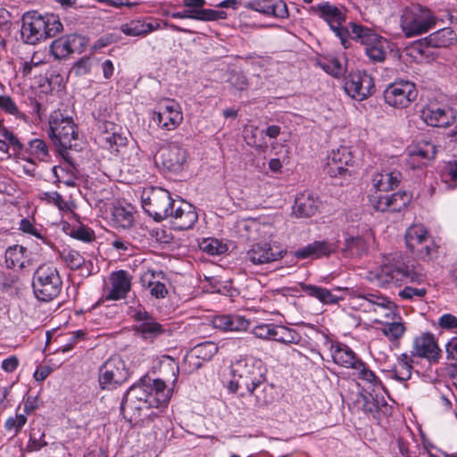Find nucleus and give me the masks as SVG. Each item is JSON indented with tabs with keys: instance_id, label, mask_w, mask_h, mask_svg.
Segmentation results:
<instances>
[{
	"instance_id": "nucleus-3",
	"label": "nucleus",
	"mask_w": 457,
	"mask_h": 457,
	"mask_svg": "<svg viewBox=\"0 0 457 457\" xmlns=\"http://www.w3.org/2000/svg\"><path fill=\"white\" fill-rule=\"evenodd\" d=\"M62 29L63 26L57 15L29 11L21 17V37L25 44L37 45L55 37Z\"/></svg>"
},
{
	"instance_id": "nucleus-38",
	"label": "nucleus",
	"mask_w": 457,
	"mask_h": 457,
	"mask_svg": "<svg viewBox=\"0 0 457 457\" xmlns=\"http://www.w3.org/2000/svg\"><path fill=\"white\" fill-rule=\"evenodd\" d=\"M28 250L26 247L20 245H13L9 246L4 253V261L6 267L9 269L25 268V260L27 258Z\"/></svg>"
},
{
	"instance_id": "nucleus-55",
	"label": "nucleus",
	"mask_w": 457,
	"mask_h": 457,
	"mask_svg": "<svg viewBox=\"0 0 457 457\" xmlns=\"http://www.w3.org/2000/svg\"><path fill=\"white\" fill-rule=\"evenodd\" d=\"M0 136L4 138L9 147L12 148L14 154L20 158L21 152L24 149V144L21 142L18 137L7 128H0Z\"/></svg>"
},
{
	"instance_id": "nucleus-28",
	"label": "nucleus",
	"mask_w": 457,
	"mask_h": 457,
	"mask_svg": "<svg viewBox=\"0 0 457 457\" xmlns=\"http://www.w3.org/2000/svg\"><path fill=\"white\" fill-rule=\"evenodd\" d=\"M335 251L333 244L328 241H314L307 245L295 251L293 255L295 259H320L328 257Z\"/></svg>"
},
{
	"instance_id": "nucleus-34",
	"label": "nucleus",
	"mask_w": 457,
	"mask_h": 457,
	"mask_svg": "<svg viewBox=\"0 0 457 457\" xmlns=\"http://www.w3.org/2000/svg\"><path fill=\"white\" fill-rule=\"evenodd\" d=\"M356 298L363 301L360 306L363 307L365 312L371 311L372 307L375 306L388 310L391 312H394L396 308L394 302L378 292L359 294Z\"/></svg>"
},
{
	"instance_id": "nucleus-36",
	"label": "nucleus",
	"mask_w": 457,
	"mask_h": 457,
	"mask_svg": "<svg viewBox=\"0 0 457 457\" xmlns=\"http://www.w3.org/2000/svg\"><path fill=\"white\" fill-rule=\"evenodd\" d=\"M246 7L260 13L276 17H284L286 13V3L282 1L279 4H276L274 0H254L249 2Z\"/></svg>"
},
{
	"instance_id": "nucleus-39",
	"label": "nucleus",
	"mask_w": 457,
	"mask_h": 457,
	"mask_svg": "<svg viewBox=\"0 0 457 457\" xmlns=\"http://www.w3.org/2000/svg\"><path fill=\"white\" fill-rule=\"evenodd\" d=\"M427 40L432 47H448L456 42L457 35L451 28H444L431 33Z\"/></svg>"
},
{
	"instance_id": "nucleus-8",
	"label": "nucleus",
	"mask_w": 457,
	"mask_h": 457,
	"mask_svg": "<svg viewBox=\"0 0 457 457\" xmlns=\"http://www.w3.org/2000/svg\"><path fill=\"white\" fill-rule=\"evenodd\" d=\"M32 287L41 302H49L61 293L62 280L56 267L50 263L39 265L33 273Z\"/></svg>"
},
{
	"instance_id": "nucleus-30",
	"label": "nucleus",
	"mask_w": 457,
	"mask_h": 457,
	"mask_svg": "<svg viewBox=\"0 0 457 457\" xmlns=\"http://www.w3.org/2000/svg\"><path fill=\"white\" fill-rule=\"evenodd\" d=\"M50 158L48 145L44 139L38 137L30 139L27 145H24V149L21 152L20 156L21 160L33 159L38 162H48Z\"/></svg>"
},
{
	"instance_id": "nucleus-25",
	"label": "nucleus",
	"mask_w": 457,
	"mask_h": 457,
	"mask_svg": "<svg viewBox=\"0 0 457 457\" xmlns=\"http://www.w3.org/2000/svg\"><path fill=\"white\" fill-rule=\"evenodd\" d=\"M408 162L413 167L422 166L427 162L435 158L436 154V145L428 140L418 141L415 145L407 148Z\"/></svg>"
},
{
	"instance_id": "nucleus-14",
	"label": "nucleus",
	"mask_w": 457,
	"mask_h": 457,
	"mask_svg": "<svg viewBox=\"0 0 457 457\" xmlns=\"http://www.w3.org/2000/svg\"><path fill=\"white\" fill-rule=\"evenodd\" d=\"M345 91L353 99L362 101L375 91L373 78L366 71L352 72L345 81Z\"/></svg>"
},
{
	"instance_id": "nucleus-31",
	"label": "nucleus",
	"mask_w": 457,
	"mask_h": 457,
	"mask_svg": "<svg viewBox=\"0 0 457 457\" xmlns=\"http://www.w3.org/2000/svg\"><path fill=\"white\" fill-rule=\"evenodd\" d=\"M252 333L260 339L284 343L286 327L275 323H261L253 328Z\"/></svg>"
},
{
	"instance_id": "nucleus-12",
	"label": "nucleus",
	"mask_w": 457,
	"mask_h": 457,
	"mask_svg": "<svg viewBox=\"0 0 457 457\" xmlns=\"http://www.w3.org/2000/svg\"><path fill=\"white\" fill-rule=\"evenodd\" d=\"M385 102L395 108H406L417 99L416 85L410 80H396L384 90Z\"/></svg>"
},
{
	"instance_id": "nucleus-26",
	"label": "nucleus",
	"mask_w": 457,
	"mask_h": 457,
	"mask_svg": "<svg viewBox=\"0 0 457 457\" xmlns=\"http://www.w3.org/2000/svg\"><path fill=\"white\" fill-rule=\"evenodd\" d=\"M59 155L63 159V162L53 167V174L59 182H62L68 187H73L75 179L78 178L74 157L71 153L59 154Z\"/></svg>"
},
{
	"instance_id": "nucleus-53",
	"label": "nucleus",
	"mask_w": 457,
	"mask_h": 457,
	"mask_svg": "<svg viewBox=\"0 0 457 457\" xmlns=\"http://www.w3.org/2000/svg\"><path fill=\"white\" fill-rule=\"evenodd\" d=\"M27 420L25 414L16 412L15 416H11L5 420L4 428L8 433L12 434V436H16L27 423Z\"/></svg>"
},
{
	"instance_id": "nucleus-50",
	"label": "nucleus",
	"mask_w": 457,
	"mask_h": 457,
	"mask_svg": "<svg viewBox=\"0 0 457 457\" xmlns=\"http://www.w3.org/2000/svg\"><path fill=\"white\" fill-rule=\"evenodd\" d=\"M19 229L23 233L36 237L46 245H49L51 244L50 240L46 237V229L41 226L39 228L36 227L34 223L26 218L20 221Z\"/></svg>"
},
{
	"instance_id": "nucleus-61",
	"label": "nucleus",
	"mask_w": 457,
	"mask_h": 457,
	"mask_svg": "<svg viewBox=\"0 0 457 457\" xmlns=\"http://www.w3.org/2000/svg\"><path fill=\"white\" fill-rule=\"evenodd\" d=\"M427 290L425 288H416L412 287H405L399 292V296L404 300H412L413 298H422L425 296Z\"/></svg>"
},
{
	"instance_id": "nucleus-40",
	"label": "nucleus",
	"mask_w": 457,
	"mask_h": 457,
	"mask_svg": "<svg viewBox=\"0 0 457 457\" xmlns=\"http://www.w3.org/2000/svg\"><path fill=\"white\" fill-rule=\"evenodd\" d=\"M428 238H430L428 232L424 227L420 225L409 228L405 235L406 245L411 253H414Z\"/></svg>"
},
{
	"instance_id": "nucleus-16",
	"label": "nucleus",
	"mask_w": 457,
	"mask_h": 457,
	"mask_svg": "<svg viewBox=\"0 0 457 457\" xmlns=\"http://www.w3.org/2000/svg\"><path fill=\"white\" fill-rule=\"evenodd\" d=\"M411 355L426 359L430 364H437L442 358V350L435 336L430 332H424L414 338Z\"/></svg>"
},
{
	"instance_id": "nucleus-17",
	"label": "nucleus",
	"mask_w": 457,
	"mask_h": 457,
	"mask_svg": "<svg viewBox=\"0 0 457 457\" xmlns=\"http://www.w3.org/2000/svg\"><path fill=\"white\" fill-rule=\"evenodd\" d=\"M187 160L186 150L178 145H169L160 149L155 163L164 171L179 172Z\"/></svg>"
},
{
	"instance_id": "nucleus-29",
	"label": "nucleus",
	"mask_w": 457,
	"mask_h": 457,
	"mask_svg": "<svg viewBox=\"0 0 457 457\" xmlns=\"http://www.w3.org/2000/svg\"><path fill=\"white\" fill-rule=\"evenodd\" d=\"M331 357L333 361L343 368L353 370V366L361 360V358L345 344L337 343L331 344Z\"/></svg>"
},
{
	"instance_id": "nucleus-13",
	"label": "nucleus",
	"mask_w": 457,
	"mask_h": 457,
	"mask_svg": "<svg viewBox=\"0 0 457 457\" xmlns=\"http://www.w3.org/2000/svg\"><path fill=\"white\" fill-rule=\"evenodd\" d=\"M152 120L165 130H174L183 120L180 105L175 100L168 99L153 112Z\"/></svg>"
},
{
	"instance_id": "nucleus-64",
	"label": "nucleus",
	"mask_w": 457,
	"mask_h": 457,
	"mask_svg": "<svg viewBox=\"0 0 457 457\" xmlns=\"http://www.w3.org/2000/svg\"><path fill=\"white\" fill-rule=\"evenodd\" d=\"M443 176L445 181H455L457 179V161H450L444 167Z\"/></svg>"
},
{
	"instance_id": "nucleus-2",
	"label": "nucleus",
	"mask_w": 457,
	"mask_h": 457,
	"mask_svg": "<svg viewBox=\"0 0 457 457\" xmlns=\"http://www.w3.org/2000/svg\"><path fill=\"white\" fill-rule=\"evenodd\" d=\"M374 278L379 287H386L407 279L411 282H420L424 280L425 273L415 261L396 253L379 267L374 274Z\"/></svg>"
},
{
	"instance_id": "nucleus-59",
	"label": "nucleus",
	"mask_w": 457,
	"mask_h": 457,
	"mask_svg": "<svg viewBox=\"0 0 457 457\" xmlns=\"http://www.w3.org/2000/svg\"><path fill=\"white\" fill-rule=\"evenodd\" d=\"M201 248L204 252L212 255L221 254L227 249L225 245L221 244L219 240L213 238L204 240L201 245Z\"/></svg>"
},
{
	"instance_id": "nucleus-24",
	"label": "nucleus",
	"mask_w": 457,
	"mask_h": 457,
	"mask_svg": "<svg viewBox=\"0 0 457 457\" xmlns=\"http://www.w3.org/2000/svg\"><path fill=\"white\" fill-rule=\"evenodd\" d=\"M282 258V251H274L270 244L258 242L251 245L245 255V262L252 265H262Z\"/></svg>"
},
{
	"instance_id": "nucleus-27",
	"label": "nucleus",
	"mask_w": 457,
	"mask_h": 457,
	"mask_svg": "<svg viewBox=\"0 0 457 457\" xmlns=\"http://www.w3.org/2000/svg\"><path fill=\"white\" fill-rule=\"evenodd\" d=\"M213 327L221 331L240 332L250 327V320L238 314H223L214 317Z\"/></svg>"
},
{
	"instance_id": "nucleus-48",
	"label": "nucleus",
	"mask_w": 457,
	"mask_h": 457,
	"mask_svg": "<svg viewBox=\"0 0 457 457\" xmlns=\"http://www.w3.org/2000/svg\"><path fill=\"white\" fill-rule=\"evenodd\" d=\"M153 29V23H145L140 21H132L120 26V30L131 37L145 36L152 32Z\"/></svg>"
},
{
	"instance_id": "nucleus-52",
	"label": "nucleus",
	"mask_w": 457,
	"mask_h": 457,
	"mask_svg": "<svg viewBox=\"0 0 457 457\" xmlns=\"http://www.w3.org/2000/svg\"><path fill=\"white\" fill-rule=\"evenodd\" d=\"M405 326L401 321L386 322L381 331L390 341H397L405 333Z\"/></svg>"
},
{
	"instance_id": "nucleus-57",
	"label": "nucleus",
	"mask_w": 457,
	"mask_h": 457,
	"mask_svg": "<svg viewBox=\"0 0 457 457\" xmlns=\"http://www.w3.org/2000/svg\"><path fill=\"white\" fill-rule=\"evenodd\" d=\"M203 364L204 362H202V361L194 354L193 351L190 350L183 359L181 369L184 372L190 374L200 369Z\"/></svg>"
},
{
	"instance_id": "nucleus-18",
	"label": "nucleus",
	"mask_w": 457,
	"mask_h": 457,
	"mask_svg": "<svg viewBox=\"0 0 457 457\" xmlns=\"http://www.w3.org/2000/svg\"><path fill=\"white\" fill-rule=\"evenodd\" d=\"M87 46V40L78 34H69L54 39L50 45V52L55 59L61 60L71 54H80Z\"/></svg>"
},
{
	"instance_id": "nucleus-44",
	"label": "nucleus",
	"mask_w": 457,
	"mask_h": 457,
	"mask_svg": "<svg viewBox=\"0 0 457 457\" xmlns=\"http://www.w3.org/2000/svg\"><path fill=\"white\" fill-rule=\"evenodd\" d=\"M412 360L407 353H403L398 358V363L392 370V378L400 381L405 382L411 377Z\"/></svg>"
},
{
	"instance_id": "nucleus-37",
	"label": "nucleus",
	"mask_w": 457,
	"mask_h": 457,
	"mask_svg": "<svg viewBox=\"0 0 457 457\" xmlns=\"http://www.w3.org/2000/svg\"><path fill=\"white\" fill-rule=\"evenodd\" d=\"M248 393L250 401H254L253 408H261L268 405L273 401V386L266 384L256 386L254 389L245 390Z\"/></svg>"
},
{
	"instance_id": "nucleus-7",
	"label": "nucleus",
	"mask_w": 457,
	"mask_h": 457,
	"mask_svg": "<svg viewBox=\"0 0 457 457\" xmlns=\"http://www.w3.org/2000/svg\"><path fill=\"white\" fill-rule=\"evenodd\" d=\"M151 387L147 386L146 379L131 386L125 393L121 403L120 412L129 422H137L144 411L154 408L150 402Z\"/></svg>"
},
{
	"instance_id": "nucleus-51",
	"label": "nucleus",
	"mask_w": 457,
	"mask_h": 457,
	"mask_svg": "<svg viewBox=\"0 0 457 457\" xmlns=\"http://www.w3.org/2000/svg\"><path fill=\"white\" fill-rule=\"evenodd\" d=\"M319 64L324 71L335 78H339L345 72V67L336 57L326 58L320 61Z\"/></svg>"
},
{
	"instance_id": "nucleus-46",
	"label": "nucleus",
	"mask_w": 457,
	"mask_h": 457,
	"mask_svg": "<svg viewBox=\"0 0 457 457\" xmlns=\"http://www.w3.org/2000/svg\"><path fill=\"white\" fill-rule=\"evenodd\" d=\"M353 370L359 379L370 384L373 387L383 386L380 378L361 359L353 366Z\"/></svg>"
},
{
	"instance_id": "nucleus-1",
	"label": "nucleus",
	"mask_w": 457,
	"mask_h": 457,
	"mask_svg": "<svg viewBox=\"0 0 457 457\" xmlns=\"http://www.w3.org/2000/svg\"><path fill=\"white\" fill-rule=\"evenodd\" d=\"M141 202L149 217L157 222L170 219L179 230L191 228L198 220L194 205L182 199H173L171 194L162 187L145 189Z\"/></svg>"
},
{
	"instance_id": "nucleus-54",
	"label": "nucleus",
	"mask_w": 457,
	"mask_h": 457,
	"mask_svg": "<svg viewBox=\"0 0 457 457\" xmlns=\"http://www.w3.org/2000/svg\"><path fill=\"white\" fill-rule=\"evenodd\" d=\"M61 257L71 270H79L86 266L85 258L78 251L63 250Z\"/></svg>"
},
{
	"instance_id": "nucleus-10",
	"label": "nucleus",
	"mask_w": 457,
	"mask_h": 457,
	"mask_svg": "<svg viewBox=\"0 0 457 457\" xmlns=\"http://www.w3.org/2000/svg\"><path fill=\"white\" fill-rule=\"evenodd\" d=\"M435 23L436 18L431 11L419 4L405 9L401 21V26L407 37L423 34Z\"/></svg>"
},
{
	"instance_id": "nucleus-5",
	"label": "nucleus",
	"mask_w": 457,
	"mask_h": 457,
	"mask_svg": "<svg viewBox=\"0 0 457 457\" xmlns=\"http://www.w3.org/2000/svg\"><path fill=\"white\" fill-rule=\"evenodd\" d=\"M49 137L58 154L79 151L78 129L71 118L64 117L60 112H54L49 118Z\"/></svg>"
},
{
	"instance_id": "nucleus-45",
	"label": "nucleus",
	"mask_w": 457,
	"mask_h": 457,
	"mask_svg": "<svg viewBox=\"0 0 457 457\" xmlns=\"http://www.w3.org/2000/svg\"><path fill=\"white\" fill-rule=\"evenodd\" d=\"M382 408H387V403L383 397L379 398L378 395H372L363 396L362 409L365 413L370 414L375 420H380Z\"/></svg>"
},
{
	"instance_id": "nucleus-60",
	"label": "nucleus",
	"mask_w": 457,
	"mask_h": 457,
	"mask_svg": "<svg viewBox=\"0 0 457 457\" xmlns=\"http://www.w3.org/2000/svg\"><path fill=\"white\" fill-rule=\"evenodd\" d=\"M42 199L46 200L48 204H54L61 211L69 210L68 203L63 199L58 192H46Z\"/></svg>"
},
{
	"instance_id": "nucleus-20",
	"label": "nucleus",
	"mask_w": 457,
	"mask_h": 457,
	"mask_svg": "<svg viewBox=\"0 0 457 457\" xmlns=\"http://www.w3.org/2000/svg\"><path fill=\"white\" fill-rule=\"evenodd\" d=\"M411 200V195L406 191L391 195H371L370 196L372 207L378 212H401L406 208Z\"/></svg>"
},
{
	"instance_id": "nucleus-21",
	"label": "nucleus",
	"mask_w": 457,
	"mask_h": 457,
	"mask_svg": "<svg viewBox=\"0 0 457 457\" xmlns=\"http://www.w3.org/2000/svg\"><path fill=\"white\" fill-rule=\"evenodd\" d=\"M132 317L137 322L136 331L144 339L153 341L166 332L165 326L159 323L154 316L145 310H135Z\"/></svg>"
},
{
	"instance_id": "nucleus-47",
	"label": "nucleus",
	"mask_w": 457,
	"mask_h": 457,
	"mask_svg": "<svg viewBox=\"0 0 457 457\" xmlns=\"http://www.w3.org/2000/svg\"><path fill=\"white\" fill-rule=\"evenodd\" d=\"M368 249L369 244L362 237H350L345 239L344 251L347 256H361Z\"/></svg>"
},
{
	"instance_id": "nucleus-56",
	"label": "nucleus",
	"mask_w": 457,
	"mask_h": 457,
	"mask_svg": "<svg viewBox=\"0 0 457 457\" xmlns=\"http://www.w3.org/2000/svg\"><path fill=\"white\" fill-rule=\"evenodd\" d=\"M420 259L423 261H430L437 254V246L430 237L426 243L421 245L414 253Z\"/></svg>"
},
{
	"instance_id": "nucleus-58",
	"label": "nucleus",
	"mask_w": 457,
	"mask_h": 457,
	"mask_svg": "<svg viewBox=\"0 0 457 457\" xmlns=\"http://www.w3.org/2000/svg\"><path fill=\"white\" fill-rule=\"evenodd\" d=\"M70 235L71 237L83 242H92L96 238L94 230L82 225L72 228Z\"/></svg>"
},
{
	"instance_id": "nucleus-33",
	"label": "nucleus",
	"mask_w": 457,
	"mask_h": 457,
	"mask_svg": "<svg viewBox=\"0 0 457 457\" xmlns=\"http://www.w3.org/2000/svg\"><path fill=\"white\" fill-rule=\"evenodd\" d=\"M401 177V173L396 170L377 173L372 179L373 187L376 190L373 195H384L385 192L394 190L398 187Z\"/></svg>"
},
{
	"instance_id": "nucleus-9",
	"label": "nucleus",
	"mask_w": 457,
	"mask_h": 457,
	"mask_svg": "<svg viewBox=\"0 0 457 457\" xmlns=\"http://www.w3.org/2000/svg\"><path fill=\"white\" fill-rule=\"evenodd\" d=\"M311 11L313 14L318 15L328 23L336 37L340 39V43L344 48L350 47L352 29L350 28V22L345 25L346 13L344 7H338L328 2H323L317 5H312Z\"/></svg>"
},
{
	"instance_id": "nucleus-4",
	"label": "nucleus",
	"mask_w": 457,
	"mask_h": 457,
	"mask_svg": "<svg viewBox=\"0 0 457 457\" xmlns=\"http://www.w3.org/2000/svg\"><path fill=\"white\" fill-rule=\"evenodd\" d=\"M232 379L228 389L236 393L242 390L254 389L266 381L267 369L262 360L253 356H245L232 364Z\"/></svg>"
},
{
	"instance_id": "nucleus-32",
	"label": "nucleus",
	"mask_w": 457,
	"mask_h": 457,
	"mask_svg": "<svg viewBox=\"0 0 457 457\" xmlns=\"http://www.w3.org/2000/svg\"><path fill=\"white\" fill-rule=\"evenodd\" d=\"M147 386L151 387L150 402L154 408H162L167 405L170 397L171 390L167 387L165 382L162 379H146Z\"/></svg>"
},
{
	"instance_id": "nucleus-22",
	"label": "nucleus",
	"mask_w": 457,
	"mask_h": 457,
	"mask_svg": "<svg viewBox=\"0 0 457 457\" xmlns=\"http://www.w3.org/2000/svg\"><path fill=\"white\" fill-rule=\"evenodd\" d=\"M110 287L105 295L108 301L125 299L131 290L132 276L129 271L120 270L110 274Z\"/></svg>"
},
{
	"instance_id": "nucleus-11",
	"label": "nucleus",
	"mask_w": 457,
	"mask_h": 457,
	"mask_svg": "<svg viewBox=\"0 0 457 457\" xmlns=\"http://www.w3.org/2000/svg\"><path fill=\"white\" fill-rule=\"evenodd\" d=\"M129 370L120 356H112L98 370V383L102 390H112L129 378Z\"/></svg>"
},
{
	"instance_id": "nucleus-49",
	"label": "nucleus",
	"mask_w": 457,
	"mask_h": 457,
	"mask_svg": "<svg viewBox=\"0 0 457 457\" xmlns=\"http://www.w3.org/2000/svg\"><path fill=\"white\" fill-rule=\"evenodd\" d=\"M194 354L202 361L207 362L218 353L219 347L216 343L212 341H204L194 346L191 349Z\"/></svg>"
},
{
	"instance_id": "nucleus-43",
	"label": "nucleus",
	"mask_w": 457,
	"mask_h": 457,
	"mask_svg": "<svg viewBox=\"0 0 457 457\" xmlns=\"http://www.w3.org/2000/svg\"><path fill=\"white\" fill-rule=\"evenodd\" d=\"M119 129H114L113 130H110L106 134H102L97 136L98 143L102 147L106 148L110 151L118 152L119 146H124L127 144V137L121 136L119 131Z\"/></svg>"
},
{
	"instance_id": "nucleus-41",
	"label": "nucleus",
	"mask_w": 457,
	"mask_h": 457,
	"mask_svg": "<svg viewBox=\"0 0 457 457\" xmlns=\"http://www.w3.org/2000/svg\"><path fill=\"white\" fill-rule=\"evenodd\" d=\"M134 216L131 211L121 205L113 206L110 213V222L112 227L129 228L132 226Z\"/></svg>"
},
{
	"instance_id": "nucleus-42",
	"label": "nucleus",
	"mask_w": 457,
	"mask_h": 457,
	"mask_svg": "<svg viewBox=\"0 0 457 457\" xmlns=\"http://www.w3.org/2000/svg\"><path fill=\"white\" fill-rule=\"evenodd\" d=\"M305 292L324 304H336L344 299V296L333 294L332 290L314 285L306 286Z\"/></svg>"
},
{
	"instance_id": "nucleus-62",
	"label": "nucleus",
	"mask_w": 457,
	"mask_h": 457,
	"mask_svg": "<svg viewBox=\"0 0 457 457\" xmlns=\"http://www.w3.org/2000/svg\"><path fill=\"white\" fill-rule=\"evenodd\" d=\"M0 110L15 116L19 114L16 104L8 96H0Z\"/></svg>"
},
{
	"instance_id": "nucleus-6",
	"label": "nucleus",
	"mask_w": 457,
	"mask_h": 457,
	"mask_svg": "<svg viewBox=\"0 0 457 457\" xmlns=\"http://www.w3.org/2000/svg\"><path fill=\"white\" fill-rule=\"evenodd\" d=\"M352 37L354 40L364 46V52L372 63L383 62L390 48V42L378 34L374 29L357 22H350Z\"/></svg>"
},
{
	"instance_id": "nucleus-35",
	"label": "nucleus",
	"mask_w": 457,
	"mask_h": 457,
	"mask_svg": "<svg viewBox=\"0 0 457 457\" xmlns=\"http://www.w3.org/2000/svg\"><path fill=\"white\" fill-rule=\"evenodd\" d=\"M183 5L189 11L203 12L205 18L198 19L200 21H215L219 20H225L228 14L224 11H218L212 9H204L206 4L205 0H182Z\"/></svg>"
},
{
	"instance_id": "nucleus-19",
	"label": "nucleus",
	"mask_w": 457,
	"mask_h": 457,
	"mask_svg": "<svg viewBox=\"0 0 457 457\" xmlns=\"http://www.w3.org/2000/svg\"><path fill=\"white\" fill-rule=\"evenodd\" d=\"M420 117L428 126L446 128L455 122L456 111L447 105L430 104L421 110Z\"/></svg>"
},
{
	"instance_id": "nucleus-23",
	"label": "nucleus",
	"mask_w": 457,
	"mask_h": 457,
	"mask_svg": "<svg viewBox=\"0 0 457 457\" xmlns=\"http://www.w3.org/2000/svg\"><path fill=\"white\" fill-rule=\"evenodd\" d=\"M322 202L310 191H303L296 195L291 215L296 218H309L314 216L320 210Z\"/></svg>"
},
{
	"instance_id": "nucleus-15",
	"label": "nucleus",
	"mask_w": 457,
	"mask_h": 457,
	"mask_svg": "<svg viewBox=\"0 0 457 457\" xmlns=\"http://www.w3.org/2000/svg\"><path fill=\"white\" fill-rule=\"evenodd\" d=\"M354 162L351 150L346 146H341L332 150L328 156L324 172L331 178L350 175L349 168L353 167Z\"/></svg>"
},
{
	"instance_id": "nucleus-63",
	"label": "nucleus",
	"mask_w": 457,
	"mask_h": 457,
	"mask_svg": "<svg viewBox=\"0 0 457 457\" xmlns=\"http://www.w3.org/2000/svg\"><path fill=\"white\" fill-rule=\"evenodd\" d=\"M438 325L443 329H455L457 328V317L452 313H445L439 318Z\"/></svg>"
}]
</instances>
